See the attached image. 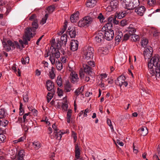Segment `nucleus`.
I'll return each instance as SVG.
<instances>
[{
  "label": "nucleus",
  "mask_w": 160,
  "mask_h": 160,
  "mask_svg": "<svg viewBox=\"0 0 160 160\" xmlns=\"http://www.w3.org/2000/svg\"><path fill=\"white\" fill-rule=\"evenodd\" d=\"M158 56L153 57L150 62H148V76L150 77H154V78L160 77V64Z\"/></svg>",
  "instance_id": "f257e3e1"
},
{
  "label": "nucleus",
  "mask_w": 160,
  "mask_h": 160,
  "mask_svg": "<svg viewBox=\"0 0 160 160\" xmlns=\"http://www.w3.org/2000/svg\"><path fill=\"white\" fill-rule=\"evenodd\" d=\"M55 39H53L52 40L51 43V46L50 49H52L51 53H50V57L49 59L50 60L51 63L54 65L56 62V58H58L60 57V53L59 51L56 50L55 47L56 44L54 42Z\"/></svg>",
  "instance_id": "f03ea898"
},
{
  "label": "nucleus",
  "mask_w": 160,
  "mask_h": 160,
  "mask_svg": "<svg viewBox=\"0 0 160 160\" xmlns=\"http://www.w3.org/2000/svg\"><path fill=\"white\" fill-rule=\"evenodd\" d=\"M120 2L125 4V8L129 10H133L140 4L139 0H120Z\"/></svg>",
  "instance_id": "7ed1b4c3"
},
{
  "label": "nucleus",
  "mask_w": 160,
  "mask_h": 160,
  "mask_svg": "<svg viewBox=\"0 0 160 160\" xmlns=\"http://www.w3.org/2000/svg\"><path fill=\"white\" fill-rule=\"evenodd\" d=\"M32 28H27L25 32V35L23 36V40L25 45L28 44V41H30L31 38L32 37L36 34V32H34Z\"/></svg>",
  "instance_id": "20e7f679"
},
{
  "label": "nucleus",
  "mask_w": 160,
  "mask_h": 160,
  "mask_svg": "<svg viewBox=\"0 0 160 160\" xmlns=\"http://www.w3.org/2000/svg\"><path fill=\"white\" fill-rule=\"evenodd\" d=\"M94 51V49L92 47L90 46L85 47L83 50V57L86 60L92 58Z\"/></svg>",
  "instance_id": "39448f33"
},
{
  "label": "nucleus",
  "mask_w": 160,
  "mask_h": 160,
  "mask_svg": "<svg viewBox=\"0 0 160 160\" xmlns=\"http://www.w3.org/2000/svg\"><path fill=\"white\" fill-rule=\"evenodd\" d=\"M2 43L4 49L7 52H9L15 49L14 42L8 40L7 42H2Z\"/></svg>",
  "instance_id": "423d86ee"
},
{
  "label": "nucleus",
  "mask_w": 160,
  "mask_h": 160,
  "mask_svg": "<svg viewBox=\"0 0 160 160\" xmlns=\"http://www.w3.org/2000/svg\"><path fill=\"white\" fill-rule=\"evenodd\" d=\"M46 85L47 90L51 92L48 93V96H49L50 94H54L55 89L54 83L51 80H48L46 82Z\"/></svg>",
  "instance_id": "0eeeda50"
},
{
  "label": "nucleus",
  "mask_w": 160,
  "mask_h": 160,
  "mask_svg": "<svg viewBox=\"0 0 160 160\" xmlns=\"http://www.w3.org/2000/svg\"><path fill=\"white\" fill-rule=\"evenodd\" d=\"M104 32V38L107 40L110 41L112 40L114 36V31L113 30H106V29L103 30Z\"/></svg>",
  "instance_id": "6e6552de"
},
{
  "label": "nucleus",
  "mask_w": 160,
  "mask_h": 160,
  "mask_svg": "<svg viewBox=\"0 0 160 160\" xmlns=\"http://www.w3.org/2000/svg\"><path fill=\"white\" fill-rule=\"evenodd\" d=\"M95 16L94 14V13L90 12L89 15L83 18V20L86 22V24L88 26L90 25L92 23L93 19L95 18Z\"/></svg>",
  "instance_id": "1a4fd4ad"
},
{
  "label": "nucleus",
  "mask_w": 160,
  "mask_h": 160,
  "mask_svg": "<svg viewBox=\"0 0 160 160\" xmlns=\"http://www.w3.org/2000/svg\"><path fill=\"white\" fill-rule=\"evenodd\" d=\"M52 128L54 130L53 134L56 137V139L58 140H60L62 137V135L63 134V132H61V131L58 132V129L55 124L52 125Z\"/></svg>",
  "instance_id": "9d476101"
},
{
  "label": "nucleus",
  "mask_w": 160,
  "mask_h": 160,
  "mask_svg": "<svg viewBox=\"0 0 160 160\" xmlns=\"http://www.w3.org/2000/svg\"><path fill=\"white\" fill-rule=\"evenodd\" d=\"M104 32L102 30L98 33H96L94 38L95 40L98 42H101L102 39L104 38Z\"/></svg>",
  "instance_id": "9b49d317"
},
{
  "label": "nucleus",
  "mask_w": 160,
  "mask_h": 160,
  "mask_svg": "<svg viewBox=\"0 0 160 160\" xmlns=\"http://www.w3.org/2000/svg\"><path fill=\"white\" fill-rule=\"evenodd\" d=\"M152 49L151 47L149 46L146 48L143 52L145 59H149L152 56Z\"/></svg>",
  "instance_id": "f8f14e48"
},
{
  "label": "nucleus",
  "mask_w": 160,
  "mask_h": 160,
  "mask_svg": "<svg viewBox=\"0 0 160 160\" xmlns=\"http://www.w3.org/2000/svg\"><path fill=\"white\" fill-rule=\"evenodd\" d=\"M69 78L72 83L73 84L77 83L79 81L78 74L75 72H72L71 73Z\"/></svg>",
  "instance_id": "ddd939ff"
},
{
  "label": "nucleus",
  "mask_w": 160,
  "mask_h": 160,
  "mask_svg": "<svg viewBox=\"0 0 160 160\" xmlns=\"http://www.w3.org/2000/svg\"><path fill=\"white\" fill-rule=\"evenodd\" d=\"M146 10L145 7L143 6H140L135 8V12L140 16H142L143 15Z\"/></svg>",
  "instance_id": "4468645a"
},
{
  "label": "nucleus",
  "mask_w": 160,
  "mask_h": 160,
  "mask_svg": "<svg viewBox=\"0 0 160 160\" xmlns=\"http://www.w3.org/2000/svg\"><path fill=\"white\" fill-rule=\"evenodd\" d=\"M125 79L126 78L125 76L122 75L118 78L117 80L115 81V82L117 85L121 87L122 85L123 82H124Z\"/></svg>",
  "instance_id": "2eb2a0df"
},
{
  "label": "nucleus",
  "mask_w": 160,
  "mask_h": 160,
  "mask_svg": "<svg viewBox=\"0 0 160 160\" xmlns=\"http://www.w3.org/2000/svg\"><path fill=\"white\" fill-rule=\"evenodd\" d=\"M78 42L77 40H72L71 42L70 48L73 51L77 50L78 48Z\"/></svg>",
  "instance_id": "dca6fc26"
},
{
  "label": "nucleus",
  "mask_w": 160,
  "mask_h": 160,
  "mask_svg": "<svg viewBox=\"0 0 160 160\" xmlns=\"http://www.w3.org/2000/svg\"><path fill=\"white\" fill-rule=\"evenodd\" d=\"M75 158L74 160H82V159L80 157V150L78 144L75 145Z\"/></svg>",
  "instance_id": "f3484780"
},
{
  "label": "nucleus",
  "mask_w": 160,
  "mask_h": 160,
  "mask_svg": "<svg viewBox=\"0 0 160 160\" xmlns=\"http://www.w3.org/2000/svg\"><path fill=\"white\" fill-rule=\"evenodd\" d=\"M31 112H29L28 113H25L23 116V123H29L30 121H32L30 119Z\"/></svg>",
  "instance_id": "a211bd4d"
},
{
  "label": "nucleus",
  "mask_w": 160,
  "mask_h": 160,
  "mask_svg": "<svg viewBox=\"0 0 160 160\" xmlns=\"http://www.w3.org/2000/svg\"><path fill=\"white\" fill-rule=\"evenodd\" d=\"M84 72L89 74H91L92 73V68L89 65L86 64H83V65Z\"/></svg>",
  "instance_id": "6ab92c4d"
},
{
  "label": "nucleus",
  "mask_w": 160,
  "mask_h": 160,
  "mask_svg": "<svg viewBox=\"0 0 160 160\" xmlns=\"http://www.w3.org/2000/svg\"><path fill=\"white\" fill-rule=\"evenodd\" d=\"M116 36L115 37L116 43L118 44V42H119L121 38L123 37L122 33L121 31H118L116 33Z\"/></svg>",
  "instance_id": "aec40b11"
},
{
  "label": "nucleus",
  "mask_w": 160,
  "mask_h": 160,
  "mask_svg": "<svg viewBox=\"0 0 160 160\" xmlns=\"http://www.w3.org/2000/svg\"><path fill=\"white\" fill-rule=\"evenodd\" d=\"M132 26L133 25L132 24L130 25L128 28L127 31L128 32L130 35L132 36V38H133V35H134L136 32V29L133 27Z\"/></svg>",
  "instance_id": "412c9836"
},
{
  "label": "nucleus",
  "mask_w": 160,
  "mask_h": 160,
  "mask_svg": "<svg viewBox=\"0 0 160 160\" xmlns=\"http://www.w3.org/2000/svg\"><path fill=\"white\" fill-rule=\"evenodd\" d=\"M79 12L78 11L74 13L70 17V20L72 22H76L77 18L79 16Z\"/></svg>",
  "instance_id": "4be33fe9"
},
{
  "label": "nucleus",
  "mask_w": 160,
  "mask_h": 160,
  "mask_svg": "<svg viewBox=\"0 0 160 160\" xmlns=\"http://www.w3.org/2000/svg\"><path fill=\"white\" fill-rule=\"evenodd\" d=\"M97 3L96 0H88L87 2L86 6L89 8L94 7Z\"/></svg>",
  "instance_id": "5701e85b"
},
{
  "label": "nucleus",
  "mask_w": 160,
  "mask_h": 160,
  "mask_svg": "<svg viewBox=\"0 0 160 160\" xmlns=\"http://www.w3.org/2000/svg\"><path fill=\"white\" fill-rule=\"evenodd\" d=\"M70 28H68L69 31L68 30L67 31V33H68L71 38H74L76 35V32L75 28H72V30H70Z\"/></svg>",
  "instance_id": "b1692460"
},
{
  "label": "nucleus",
  "mask_w": 160,
  "mask_h": 160,
  "mask_svg": "<svg viewBox=\"0 0 160 160\" xmlns=\"http://www.w3.org/2000/svg\"><path fill=\"white\" fill-rule=\"evenodd\" d=\"M25 156V152L23 150H20L18 152L17 160H23Z\"/></svg>",
  "instance_id": "393cba45"
},
{
  "label": "nucleus",
  "mask_w": 160,
  "mask_h": 160,
  "mask_svg": "<svg viewBox=\"0 0 160 160\" xmlns=\"http://www.w3.org/2000/svg\"><path fill=\"white\" fill-rule=\"evenodd\" d=\"M112 22H107L103 27L102 30L106 29V30H111V28L112 27Z\"/></svg>",
  "instance_id": "a878e982"
},
{
  "label": "nucleus",
  "mask_w": 160,
  "mask_h": 160,
  "mask_svg": "<svg viewBox=\"0 0 160 160\" xmlns=\"http://www.w3.org/2000/svg\"><path fill=\"white\" fill-rule=\"evenodd\" d=\"M33 126L32 121H30L29 123H23V128L24 131L26 132L28 129L29 128H31Z\"/></svg>",
  "instance_id": "bb28decb"
},
{
  "label": "nucleus",
  "mask_w": 160,
  "mask_h": 160,
  "mask_svg": "<svg viewBox=\"0 0 160 160\" xmlns=\"http://www.w3.org/2000/svg\"><path fill=\"white\" fill-rule=\"evenodd\" d=\"M61 42H62V45L63 46V45L65 46L67 43V36L65 34H63L61 37Z\"/></svg>",
  "instance_id": "cd10ccee"
},
{
  "label": "nucleus",
  "mask_w": 160,
  "mask_h": 160,
  "mask_svg": "<svg viewBox=\"0 0 160 160\" xmlns=\"http://www.w3.org/2000/svg\"><path fill=\"white\" fill-rule=\"evenodd\" d=\"M110 5L113 9H115L117 7L118 2L117 0H111Z\"/></svg>",
  "instance_id": "c85d7f7f"
},
{
  "label": "nucleus",
  "mask_w": 160,
  "mask_h": 160,
  "mask_svg": "<svg viewBox=\"0 0 160 160\" xmlns=\"http://www.w3.org/2000/svg\"><path fill=\"white\" fill-rule=\"evenodd\" d=\"M8 115L6 110L4 108L0 109V119L5 117Z\"/></svg>",
  "instance_id": "c756f323"
},
{
  "label": "nucleus",
  "mask_w": 160,
  "mask_h": 160,
  "mask_svg": "<svg viewBox=\"0 0 160 160\" xmlns=\"http://www.w3.org/2000/svg\"><path fill=\"white\" fill-rule=\"evenodd\" d=\"M55 40V39H54ZM57 43L55 42V40L54 42L55 43V49H56V50H58L59 51V50H60L61 49L62 44H61V42L59 40V39H57Z\"/></svg>",
  "instance_id": "7c9ffc66"
},
{
  "label": "nucleus",
  "mask_w": 160,
  "mask_h": 160,
  "mask_svg": "<svg viewBox=\"0 0 160 160\" xmlns=\"http://www.w3.org/2000/svg\"><path fill=\"white\" fill-rule=\"evenodd\" d=\"M127 13L125 11H121L118 13L117 17L118 19H121L125 17Z\"/></svg>",
  "instance_id": "2f4dec72"
},
{
  "label": "nucleus",
  "mask_w": 160,
  "mask_h": 160,
  "mask_svg": "<svg viewBox=\"0 0 160 160\" xmlns=\"http://www.w3.org/2000/svg\"><path fill=\"white\" fill-rule=\"evenodd\" d=\"M72 111L71 109H68V110L67 115V121L69 123L70 122V120L71 118V114Z\"/></svg>",
  "instance_id": "473e14b6"
},
{
  "label": "nucleus",
  "mask_w": 160,
  "mask_h": 160,
  "mask_svg": "<svg viewBox=\"0 0 160 160\" xmlns=\"http://www.w3.org/2000/svg\"><path fill=\"white\" fill-rule=\"evenodd\" d=\"M38 20L33 21L32 24V29H33L34 32H36V29L38 28Z\"/></svg>",
  "instance_id": "72a5a7b5"
},
{
  "label": "nucleus",
  "mask_w": 160,
  "mask_h": 160,
  "mask_svg": "<svg viewBox=\"0 0 160 160\" xmlns=\"http://www.w3.org/2000/svg\"><path fill=\"white\" fill-rule=\"evenodd\" d=\"M65 91L66 92H70L72 90V86L69 82L66 83L64 87Z\"/></svg>",
  "instance_id": "f704fd0d"
},
{
  "label": "nucleus",
  "mask_w": 160,
  "mask_h": 160,
  "mask_svg": "<svg viewBox=\"0 0 160 160\" xmlns=\"http://www.w3.org/2000/svg\"><path fill=\"white\" fill-rule=\"evenodd\" d=\"M84 90L83 87L82 86L80 88L77 89L74 92L75 94L77 96H78L79 94L82 93L83 92Z\"/></svg>",
  "instance_id": "c9c22d12"
},
{
  "label": "nucleus",
  "mask_w": 160,
  "mask_h": 160,
  "mask_svg": "<svg viewBox=\"0 0 160 160\" xmlns=\"http://www.w3.org/2000/svg\"><path fill=\"white\" fill-rule=\"evenodd\" d=\"M86 23L83 19L79 21L78 22V26L80 27H87L88 26L86 24Z\"/></svg>",
  "instance_id": "e433bc0d"
},
{
  "label": "nucleus",
  "mask_w": 160,
  "mask_h": 160,
  "mask_svg": "<svg viewBox=\"0 0 160 160\" xmlns=\"http://www.w3.org/2000/svg\"><path fill=\"white\" fill-rule=\"evenodd\" d=\"M56 68L58 71H61L62 68L63 66L62 63L59 61H56Z\"/></svg>",
  "instance_id": "4c0bfd02"
},
{
  "label": "nucleus",
  "mask_w": 160,
  "mask_h": 160,
  "mask_svg": "<svg viewBox=\"0 0 160 160\" xmlns=\"http://www.w3.org/2000/svg\"><path fill=\"white\" fill-rule=\"evenodd\" d=\"M138 130H141L142 132L143 136L146 135L148 132L147 128L145 127H141Z\"/></svg>",
  "instance_id": "58836bf2"
},
{
  "label": "nucleus",
  "mask_w": 160,
  "mask_h": 160,
  "mask_svg": "<svg viewBox=\"0 0 160 160\" xmlns=\"http://www.w3.org/2000/svg\"><path fill=\"white\" fill-rule=\"evenodd\" d=\"M53 69V67H52L50 71L49 72V76L51 79H54L55 77V74L54 73Z\"/></svg>",
  "instance_id": "ea45409f"
},
{
  "label": "nucleus",
  "mask_w": 160,
  "mask_h": 160,
  "mask_svg": "<svg viewBox=\"0 0 160 160\" xmlns=\"http://www.w3.org/2000/svg\"><path fill=\"white\" fill-rule=\"evenodd\" d=\"M56 82L57 83V85L59 87H61L62 86V79L61 77L59 76H58L57 78V79L56 80Z\"/></svg>",
  "instance_id": "a19ab883"
},
{
  "label": "nucleus",
  "mask_w": 160,
  "mask_h": 160,
  "mask_svg": "<svg viewBox=\"0 0 160 160\" xmlns=\"http://www.w3.org/2000/svg\"><path fill=\"white\" fill-rule=\"evenodd\" d=\"M98 19H99L100 22L101 23H102L104 22H105V18L103 15H102V13H100L97 17Z\"/></svg>",
  "instance_id": "79ce46f5"
},
{
  "label": "nucleus",
  "mask_w": 160,
  "mask_h": 160,
  "mask_svg": "<svg viewBox=\"0 0 160 160\" xmlns=\"http://www.w3.org/2000/svg\"><path fill=\"white\" fill-rule=\"evenodd\" d=\"M29 58L28 57H26L24 59L23 58H22L21 59V62L23 64H25L26 63H28L29 62Z\"/></svg>",
  "instance_id": "37998d69"
},
{
  "label": "nucleus",
  "mask_w": 160,
  "mask_h": 160,
  "mask_svg": "<svg viewBox=\"0 0 160 160\" xmlns=\"http://www.w3.org/2000/svg\"><path fill=\"white\" fill-rule=\"evenodd\" d=\"M61 107L63 111H66L68 108V105L67 102H66L65 103H62Z\"/></svg>",
  "instance_id": "c03bdc74"
},
{
  "label": "nucleus",
  "mask_w": 160,
  "mask_h": 160,
  "mask_svg": "<svg viewBox=\"0 0 160 160\" xmlns=\"http://www.w3.org/2000/svg\"><path fill=\"white\" fill-rule=\"evenodd\" d=\"M32 145L34 148L36 149H39L40 147V144L38 142H34L32 143Z\"/></svg>",
  "instance_id": "a18cd8bd"
},
{
  "label": "nucleus",
  "mask_w": 160,
  "mask_h": 160,
  "mask_svg": "<svg viewBox=\"0 0 160 160\" xmlns=\"http://www.w3.org/2000/svg\"><path fill=\"white\" fill-rule=\"evenodd\" d=\"M0 122L1 126L6 127L8 124V121L7 120L2 119V120H1Z\"/></svg>",
  "instance_id": "49530a36"
},
{
  "label": "nucleus",
  "mask_w": 160,
  "mask_h": 160,
  "mask_svg": "<svg viewBox=\"0 0 160 160\" xmlns=\"http://www.w3.org/2000/svg\"><path fill=\"white\" fill-rule=\"evenodd\" d=\"M6 141V137L3 134H0V143H3Z\"/></svg>",
  "instance_id": "de8ad7c7"
},
{
  "label": "nucleus",
  "mask_w": 160,
  "mask_h": 160,
  "mask_svg": "<svg viewBox=\"0 0 160 160\" xmlns=\"http://www.w3.org/2000/svg\"><path fill=\"white\" fill-rule=\"evenodd\" d=\"M148 43V41L147 39H145L142 40L141 42V44L143 47L146 46Z\"/></svg>",
  "instance_id": "09e8293b"
},
{
  "label": "nucleus",
  "mask_w": 160,
  "mask_h": 160,
  "mask_svg": "<svg viewBox=\"0 0 160 160\" xmlns=\"http://www.w3.org/2000/svg\"><path fill=\"white\" fill-rule=\"evenodd\" d=\"M29 20L30 21H35L38 20L36 15L35 14H32L29 18Z\"/></svg>",
  "instance_id": "8fccbe9b"
},
{
  "label": "nucleus",
  "mask_w": 160,
  "mask_h": 160,
  "mask_svg": "<svg viewBox=\"0 0 160 160\" xmlns=\"http://www.w3.org/2000/svg\"><path fill=\"white\" fill-rule=\"evenodd\" d=\"M108 20L109 22H112L116 24H118L119 22L115 19V18L113 17H109L108 18Z\"/></svg>",
  "instance_id": "3c124183"
},
{
  "label": "nucleus",
  "mask_w": 160,
  "mask_h": 160,
  "mask_svg": "<svg viewBox=\"0 0 160 160\" xmlns=\"http://www.w3.org/2000/svg\"><path fill=\"white\" fill-rule=\"evenodd\" d=\"M84 72H83L82 70L81 69H80L79 71V76L80 77V79L81 80H82L84 78V77H85Z\"/></svg>",
  "instance_id": "603ef678"
},
{
  "label": "nucleus",
  "mask_w": 160,
  "mask_h": 160,
  "mask_svg": "<svg viewBox=\"0 0 160 160\" xmlns=\"http://www.w3.org/2000/svg\"><path fill=\"white\" fill-rule=\"evenodd\" d=\"M23 100L25 102H28V94L27 93H25L23 95Z\"/></svg>",
  "instance_id": "864d4df0"
},
{
  "label": "nucleus",
  "mask_w": 160,
  "mask_h": 160,
  "mask_svg": "<svg viewBox=\"0 0 160 160\" xmlns=\"http://www.w3.org/2000/svg\"><path fill=\"white\" fill-rule=\"evenodd\" d=\"M72 137L74 139V142H75L77 140V134L73 131H72Z\"/></svg>",
  "instance_id": "5fc2aeb1"
},
{
  "label": "nucleus",
  "mask_w": 160,
  "mask_h": 160,
  "mask_svg": "<svg viewBox=\"0 0 160 160\" xmlns=\"http://www.w3.org/2000/svg\"><path fill=\"white\" fill-rule=\"evenodd\" d=\"M128 21L125 19L122 20L120 22L121 26L123 27L128 24Z\"/></svg>",
  "instance_id": "6e6d98bb"
},
{
  "label": "nucleus",
  "mask_w": 160,
  "mask_h": 160,
  "mask_svg": "<svg viewBox=\"0 0 160 160\" xmlns=\"http://www.w3.org/2000/svg\"><path fill=\"white\" fill-rule=\"evenodd\" d=\"M22 105L21 103L20 104V108H19L20 111H19V115H20V116L22 115H23V112H24V110L22 109Z\"/></svg>",
  "instance_id": "4d7b16f0"
},
{
  "label": "nucleus",
  "mask_w": 160,
  "mask_h": 160,
  "mask_svg": "<svg viewBox=\"0 0 160 160\" xmlns=\"http://www.w3.org/2000/svg\"><path fill=\"white\" fill-rule=\"evenodd\" d=\"M130 36L127 34H125L123 37L122 41H126L128 39Z\"/></svg>",
  "instance_id": "13d9d810"
},
{
  "label": "nucleus",
  "mask_w": 160,
  "mask_h": 160,
  "mask_svg": "<svg viewBox=\"0 0 160 160\" xmlns=\"http://www.w3.org/2000/svg\"><path fill=\"white\" fill-rule=\"evenodd\" d=\"M58 91L57 92V93L58 95L59 96H62L63 92L62 90L61 89L59 90V88H58Z\"/></svg>",
  "instance_id": "bf43d9fd"
},
{
  "label": "nucleus",
  "mask_w": 160,
  "mask_h": 160,
  "mask_svg": "<svg viewBox=\"0 0 160 160\" xmlns=\"http://www.w3.org/2000/svg\"><path fill=\"white\" fill-rule=\"evenodd\" d=\"M107 123L108 125L110 127L112 128H113L112 126V122L111 120L109 119H108L107 120Z\"/></svg>",
  "instance_id": "052dcab7"
},
{
  "label": "nucleus",
  "mask_w": 160,
  "mask_h": 160,
  "mask_svg": "<svg viewBox=\"0 0 160 160\" xmlns=\"http://www.w3.org/2000/svg\"><path fill=\"white\" fill-rule=\"evenodd\" d=\"M14 46H15V48L16 47L20 49L21 48V46L19 45L18 43V42L15 41H14Z\"/></svg>",
  "instance_id": "680f3d73"
},
{
  "label": "nucleus",
  "mask_w": 160,
  "mask_h": 160,
  "mask_svg": "<svg viewBox=\"0 0 160 160\" xmlns=\"http://www.w3.org/2000/svg\"><path fill=\"white\" fill-rule=\"evenodd\" d=\"M32 112L33 113V115L34 116H37L38 111L37 110L35 109V108H33Z\"/></svg>",
  "instance_id": "e2e57ef3"
},
{
  "label": "nucleus",
  "mask_w": 160,
  "mask_h": 160,
  "mask_svg": "<svg viewBox=\"0 0 160 160\" xmlns=\"http://www.w3.org/2000/svg\"><path fill=\"white\" fill-rule=\"evenodd\" d=\"M88 65L89 66H92V67H94V64L95 63L93 61L92 62L91 61H89L88 62Z\"/></svg>",
  "instance_id": "0e129e2a"
},
{
  "label": "nucleus",
  "mask_w": 160,
  "mask_h": 160,
  "mask_svg": "<svg viewBox=\"0 0 160 160\" xmlns=\"http://www.w3.org/2000/svg\"><path fill=\"white\" fill-rule=\"evenodd\" d=\"M44 36V35H42L41 37H40L37 40V42H36V44L38 45H39V42H40V40L42 39V38L43 37V36Z\"/></svg>",
  "instance_id": "69168bd1"
},
{
  "label": "nucleus",
  "mask_w": 160,
  "mask_h": 160,
  "mask_svg": "<svg viewBox=\"0 0 160 160\" xmlns=\"http://www.w3.org/2000/svg\"><path fill=\"white\" fill-rule=\"evenodd\" d=\"M117 143H118L119 145L122 146L124 144L122 142H121L120 140H117Z\"/></svg>",
  "instance_id": "338daca9"
},
{
  "label": "nucleus",
  "mask_w": 160,
  "mask_h": 160,
  "mask_svg": "<svg viewBox=\"0 0 160 160\" xmlns=\"http://www.w3.org/2000/svg\"><path fill=\"white\" fill-rule=\"evenodd\" d=\"M12 68L14 72H17V68L15 64H13V65L12 67Z\"/></svg>",
  "instance_id": "774afa93"
}]
</instances>
